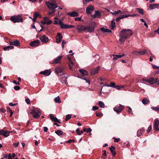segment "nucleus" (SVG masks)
Returning a JSON list of instances; mask_svg holds the SVG:
<instances>
[{"label":"nucleus","mask_w":159,"mask_h":159,"mask_svg":"<svg viewBox=\"0 0 159 159\" xmlns=\"http://www.w3.org/2000/svg\"><path fill=\"white\" fill-rule=\"evenodd\" d=\"M132 34L133 32L130 29H123L121 30L120 33V42L123 43L125 40L129 38Z\"/></svg>","instance_id":"f257e3e1"},{"label":"nucleus","mask_w":159,"mask_h":159,"mask_svg":"<svg viewBox=\"0 0 159 159\" xmlns=\"http://www.w3.org/2000/svg\"><path fill=\"white\" fill-rule=\"evenodd\" d=\"M45 3L48 8L51 10H55V9L58 7L56 2L53 0L46 2Z\"/></svg>","instance_id":"f03ea898"},{"label":"nucleus","mask_w":159,"mask_h":159,"mask_svg":"<svg viewBox=\"0 0 159 159\" xmlns=\"http://www.w3.org/2000/svg\"><path fill=\"white\" fill-rule=\"evenodd\" d=\"M10 20L14 23L16 22L19 23L20 22H23V19L21 17L20 15L11 16V17Z\"/></svg>","instance_id":"7ed1b4c3"},{"label":"nucleus","mask_w":159,"mask_h":159,"mask_svg":"<svg viewBox=\"0 0 159 159\" xmlns=\"http://www.w3.org/2000/svg\"><path fill=\"white\" fill-rule=\"evenodd\" d=\"M123 109V106L120 104L119 106H116L114 108V110L117 114H119Z\"/></svg>","instance_id":"20e7f679"},{"label":"nucleus","mask_w":159,"mask_h":159,"mask_svg":"<svg viewBox=\"0 0 159 159\" xmlns=\"http://www.w3.org/2000/svg\"><path fill=\"white\" fill-rule=\"evenodd\" d=\"M100 66H98L94 69H92L90 70V74L91 75H94L97 74L99 71Z\"/></svg>","instance_id":"39448f33"},{"label":"nucleus","mask_w":159,"mask_h":159,"mask_svg":"<svg viewBox=\"0 0 159 159\" xmlns=\"http://www.w3.org/2000/svg\"><path fill=\"white\" fill-rule=\"evenodd\" d=\"M157 82L158 78H155L153 77H152L150 79H148V83L150 85L156 84Z\"/></svg>","instance_id":"423d86ee"},{"label":"nucleus","mask_w":159,"mask_h":159,"mask_svg":"<svg viewBox=\"0 0 159 159\" xmlns=\"http://www.w3.org/2000/svg\"><path fill=\"white\" fill-rule=\"evenodd\" d=\"M159 124V121L157 119H155L154 121V129L156 131H159L158 128V125Z\"/></svg>","instance_id":"0eeeda50"},{"label":"nucleus","mask_w":159,"mask_h":159,"mask_svg":"<svg viewBox=\"0 0 159 159\" xmlns=\"http://www.w3.org/2000/svg\"><path fill=\"white\" fill-rule=\"evenodd\" d=\"M94 10V7L93 6L90 5L87 7L86 9V13L87 14H90Z\"/></svg>","instance_id":"6e6552de"},{"label":"nucleus","mask_w":159,"mask_h":159,"mask_svg":"<svg viewBox=\"0 0 159 159\" xmlns=\"http://www.w3.org/2000/svg\"><path fill=\"white\" fill-rule=\"evenodd\" d=\"M12 132V131H6L3 129H2L0 131V135H3L5 137H8L9 135V133Z\"/></svg>","instance_id":"1a4fd4ad"},{"label":"nucleus","mask_w":159,"mask_h":159,"mask_svg":"<svg viewBox=\"0 0 159 159\" xmlns=\"http://www.w3.org/2000/svg\"><path fill=\"white\" fill-rule=\"evenodd\" d=\"M41 41L44 43H47L48 40V38L45 35H43L40 38Z\"/></svg>","instance_id":"9d476101"},{"label":"nucleus","mask_w":159,"mask_h":159,"mask_svg":"<svg viewBox=\"0 0 159 159\" xmlns=\"http://www.w3.org/2000/svg\"><path fill=\"white\" fill-rule=\"evenodd\" d=\"M60 27L62 29H69L74 27V25L65 24L63 23L61 25Z\"/></svg>","instance_id":"9b49d317"},{"label":"nucleus","mask_w":159,"mask_h":159,"mask_svg":"<svg viewBox=\"0 0 159 159\" xmlns=\"http://www.w3.org/2000/svg\"><path fill=\"white\" fill-rule=\"evenodd\" d=\"M85 27L83 25H77L76 27V28L79 32H81L82 31L85 30Z\"/></svg>","instance_id":"f8f14e48"},{"label":"nucleus","mask_w":159,"mask_h":159,"mask_svg":"<svg viewBox=\"0 0 159 159\" xmlns=\"http://www.w3.org/2000/svg\"><path fill=\"white\" fill-rule=\"evenodd\" d=\"M39 40H34L33 41L31 42L30 43V45L32 47L36 46L39 44Z\"/></svg>","instance_id":"ddd939ff"},{"label":"nucleus","mask_w":159,"mask_h":159,"mask_svg":"<svg viewBox=\"0 0 159 159\" xmlns=\"http://www.w3.org/2000/svg\"><path fill=\"white\" fill-rule=\"evenodd\" d=\"M62 56L58 57L57 59L54 60L52 62V64H55L60 62V61L61 60L62 58Z\"/></svg>","instance_id":"4468645a"},{"label":"nucleus","mask_w":159,"mask_h":159,"mask_svg":"<svg viewBox=\"0 0 159 159\" xmlns=\"http://www.w3.org/2000/svg\"><path fill=\"white\" fill-rule=\"evenodd\" d=\"M51 73L50 70H45L43 71H41L40 72V74H43L45 76H48Z\"/></svg>","instance_id":"2eb2a0df"},{"label":"nucleus","mask_w":159,"mask_h":159,"mask_svg":"<svg viewBox=\"0 0 159 159\" xmlns=\"http://www.w3.org/2000/svg\"><path fill=\"white\" fill-rule=\"evenodd\" d=\"M85 30H88V32L91 33L94 31V27L92 26H87L85 27Z\"/></svg>","instance_id":"dca6fc26"},{"label":"nucleus","mask_w":159,"mask_h":159,"mask_svg":"<svg viewBox=\"0 0 159 159\" xmlns=\"http://www.w3.org/2000/svg\"><path fill=\"white\" fill-rule=\"evenodd\" d=\"M57 36L59 38H56V41L57 43H59L61 41V39L62 38V36L61 33H57Z\"/></svg>","instance_id":"f3484780"},{"label":"nucleus","mask_w":159,"mask_h":159,"mask_svg":"<svg viewBox=\"0 0 159 159\" xmlns=\"http://www.w3.org/2000/svg\"><path fill=\"white\" fill-rule=\"evenodd\" d=\"M10 44L11 45H14L15 46H20V43L18 40H16L14 41L10 42Z\"/></svg>","instance_id":"a211bd4d"},{"label":"nucleus","mask_w":159,"mask_h":159,"mask_svg":"<svg viewBox=\"0 0 159 159\" xmlns=\"http://www.w3.org/2000/svg\"><path fill=\"white\" fill-rule=\"evenodd\" d=\"M51 119L55 122H57L58 123H60V121L56 117H54L51 114L49 115Z\"/></svg>","instance_id":"6ab92c4d"},{"label":"nucleus","mask_w":159,"mask_h":159,"mask_svg":"<svg viewBox=\"0 0 159 159\" xmlns=\"http://www.w3.org/2000/svg\"><path fill=\"white\" fill-rule=\"evenodd\" d=\"M30 113L31 114H33L34 113H40V111L39 109L38 108H34L33 110L30 111Z\"/></svg>","instance_id":"aec40b11"},{"label":"nucleus","mask_w":159,"mask_h":159,"mask_svg":"<svg viewBox=\"0 0 159 159\" xmlns=\"http://www.w3.org/2000/svg\"><path fill=\"white\" fill-rule=\"evenodd\" d=\"M110 149L112 155L114 156H115L116 154V152L114 151L115 149V147L113 146H111L110 148Z\"/></svg>","instance_id":"412c9836"},{"label":"nucleus","mask_w":159,"mask_h":159,"mask_svg":"<svg viewBox=\"0 0 159 159\" xmlns=\"http://www.w3.org/2000/svg\"><path fill=\"white\" fill-rule=\"evenodd\" d=\"M92 16L93 18H95L96 17L99 18L101 16V14L98 11H97L95 12V14L93 15H92Z\"/></svg>","instance_id":"4be33fe9"},{"label":"nucleus","mask_w":159,"mask_h":159,"mask_svg":"<svg viewBox=\"0 0 159 159\" xmlns=\"http://www.w3.org/2000/svg\"><path fill=\"white\" fill-rule=\"evenodd\" d=\"M68 15H69L71 16H76L78 15V13L75 11H73L71 12L67 13V14Z\"/></svg>","instance_id":"5701e85b"},{"label":"nucleus","mask_w":159,"mask_h":159,"mask_svg":"<svg viewBox=\"0 0 159 159\" xmlns=\"http://www.w3.org/2000/svg\"><path fill=\"white\" fill-rule=\"evenodd\" d=\"M79 71L82 74L83 76L88 75L87 71L84 69H80L79 70Z\"/></svg>","instance_id":"b1692460"},{"label":"nucleus","mask_w":159,"mask_h":159,"mask_svg":"<svg viewBox=\"0 0 159 159\" xmlns=\"http://www.w3.org/2000/svg\"><path fill=\"white\" fill-rule=\"evenodd\" d=\"M159 5L158 4H150L149 6V8L151 10H152L156 7H158Z\"/></svg>","instance_id":"393cba45"},{"label":"nucleus","mask_w":159,"mask_h":159,"mask_svg":"<svg viewBox=\"0 0 159 159\" xmlns=\"http://www.w3.org/2000/svg\"><path fill=\"white\" fill-rule=\"evenodd\" d=\"M63 20V19H62V20H61L60 19H58V21L55 20L54 21V24H58L60 25L61 26V25L63 23L62 22Z\"/></svg>","instance_id":"a878e982"},{"label":"nucleus","mask_w":159,"mask_h":159,"mask_svg":"<svg viewBox=\"0 0 159 159\" xmlns=\"http://www.w3.org/2000/svg\"><path fill=\"white\" fill-rule=\"evenodd\" d=\"M149 100L147 98H144L142 100V102L144 105L147 104L149 103Z\"/></svg>","instance_id":"bb28decb"},{"label":"nucleus","mask_w":159,"mask_h":159,"mask_svg":"<svg viewBox=\"0 0 159 159\" xmlns=\"http://www.w3.org/2000/svg\"><path fill=\"white\" fill-rule=\"evenodd\" d=\"M63 70V69L61 67H58L55 69V72L57 73H61Z\"/></svg>","instance_id":"cd10ccee"},{"label":"nucleus","mask_w":159,"mask_h":159,"mask_svg":"<svg viewBox=\"0 0 159 159\" xmlns=\"http://www.w3.org/2000/svg\"><path fill=\"white\" fill-rule=\"evenodd\" d=\"M13 48H14L13 46L11 45L4 48L3 49L4 51H8L12 49Z\"/></svg>","instance_id":"c85d7f7f"},{"label":"nucleus","mask_w":159,"mask_h":159,"mask_svg":"<svg viewBox=\"0 0 159 159\" xmlns=\"http://www.w3.org/2000/svg\"><path fill=\"white\" fill-rule=\"evenodd\" d=\"M147 52V50L146 49H144L142 51H139V55H142L145 54Z\"/></svg>","instance_id":"c756f323"},{"label":"nucleus","mask_w":159,"mask_h":159,"mask_svg":"<svg viewBox=\"0 0 159 159\" xmlns=\"http://www.w3.org/2000/svg\"><path fill=\"white\" fill-rule=\"evenodd\" d=\"M33 115V116L34 118H37L39 117L41 113H34L31 114Z\"/></svg>","instance_id":"7c9ffc66"},{"label":"nucleus","mask_w":159,"mask_h":159,"mask_svg":"<svg viewBox=\"0 0 159 159\" xmlns=\"http://www.w3.org/2000/svg\"><path fill=\"white\" fill-rule=\"evenodd\" d=\"M114 20H113L111 22L110 26L111 27V29L112 30L115 27V23L114 21Z\"/></svg>","instance_id":"2f4dec72"},{"label":"nucleus","mask_w":159,"mask_h":159,"mask_svg":"<svg viewBox=\"0 0 159 159\" xmlns=\"http://www.w3.org/2000/svg\"><path fill=\"white\" fill-rule=\"evenodd\" d=\"M144 130L142 129H139L137 132V135L138 136H139L141 135L142 134V132Z\"/></svg>","instance_id":"473e14b6"},{"label":"nucleus","mask_w":159,"mask_h":159,"mask_svg":"<svg viewBox=\"0 0 159 159\" xmlns=\"http://www.w3.org/2000/svg\"><path fill=\"white\" fill-rule=\"evenodd\" d=\"M52 21L51 20H48V22H45L44 21L43 22H41V23L43 25H45V24L50 25L51 24H52Z\"/></svg>","instance_id":"72a5a7b5"},{"label":"nucleus","mask_w":159,"mask_h":159,"mask_svg":"<svg viewBox=\"0 0 159 159\" xmlns=\"http://www.w3.org/2000/svg\"><path fill=\"white\" fill-rule=\"evenodd\" d=\"M140 14L143 15L144 13L143 10L142 9L139 8H136V9Z\"/></svg>","instance_id":"f704fd0d"},{"label":"nucleus","mask_w":159,"mask_h":159,"mask_svg":"<svg viewBox=\"0 0 159 159\" xmlns=\"http://www.w3.org/2000/svg\"><path fill=\"white\" fill-rule=\"evenodd\" d=\"M54 100L57 103H59L61 102V101L60 100V98L59 96L55 98H54Z\"/></svg>","instance_id":"c9c22d12"},{"label":"nucleus","mask_w":159,"mask_h":159,"mask_svg":"<svg viewBox=\"0 0 159 159\" xmlns=\"http://www.w3.org/2000/svg\"><path fill=\"white\" fill-rule=\"evenodd\" d=\"M115 83H113L112 82H111V84L110 85H103V86H102V87H103L105 86H107V87H114H114H115Z\"/></svg>","instance_id":"e433bc0d"},{"label":"nucleus","mask_w":159,"mask_h":159,"mask_svg":"<svg viewBox=\"0 0 159 159\" xmlns=\"http://www.w3.org/2000/svg\"><path fill=\"white\" fill-rule=\"evenodd\" d=\"M55 133L58 135H61L63 134V132L61 130H57Z\"/></svg>","instance_id":"4c0bfd02"},{"label":"nucleus","mask_w":159,"mask_h":159,"mask_svg":"<svg viewBox=\"0 0 159 159\" xmlns=\"http://www.w3.org/2000/svg\"><path fill=\"white\" fill-rule=\"evenodd\" d=\"M113 14H114V15H117L118 14H122V12L120 10H118L117 11H114L113 12Z\"/></svg>","instance_id":"58836bf2"},{"label":"nucleus","mask_w":159,"mask_h":159,"mask_svg":"<svg viewBox=\"0 0 159 159\" xmlns=\"http://www.w3.org/2000/svg\"><path fill=\"white\" fill-rule=\"evenodd\" d=\"M96 114L98 117L102 116L103 115V114L100 111H97Z\"/></svg>","instance_id":"ea45409f"},{"label":"nucleus","mask_w":159,"mask_h":159,"mask_svg":"<svg viewBox=\"0 0 159 159\" xmlns=\"http://www.w3.org/2000/svg\"><path fill=\"white\" fill-rule=\"evenodd\" d=\"M67 58L69 61H70V63H69V65L70 68L71 67V66L73 65V63L71 61V59L69 57H68Z\"/></svg>","instance_id":"a19ab883"},{"label":"nucleus","mask_w":159,"mask_h":159,"mask_svg":"<svg viewBox=\"0 0 159 159\" xmlns=\"http://www.w3.org/2000/svg\"><path fill=\"white\" fill-rule=\"evenodd\" d=\"M99 105L100 106L102 107V108H104V103L102 102V101H99Z\"/></svg>","instance_id":"79ce46f5"},{"label":"nucleus","mask_w":159,"mask_h":159,"mask_svg":"<svg viewBox=\"0 0 159 159\" xmlns=\"http://www.w3.org/2000/svg\"><path fill=\"white\" fill-rule=\"evenodd\" d=\"M138 52H139V51H133L132 52V53L133 54V55H134L137 56L139 55V54Z\"/></svg>","instance_id":"37998d69"},{"label":"nucleus","mask_w":159,"mask_h":159,"mask_svg":"<svg viewBox=\"0 0 159 159\" xmlns=\"http://www.w3.org/2000/svg\"><path fill=\"white\" fill-rule=\"evenodd\" d=\"M71 118V116L70 114L67 115L66 116L65 120L67 121Z\"/></svg>","instance_id":"c03bdc74"},{"label":"nucleus","mask_w":159,"mask_h":159,"mask_svg":"<svg viewBox=\"0 0 159 159\" xmlns=\"http://www.w3.org/2000/svg\"><path fill=\"white\" fill-rule=\"evenodd\" d=\"M127 108L128 109V112L129 113L132 114L133 113L132 112L131 108L129 107H128Z\"/></svg>","instance_id":"a18cd8bd"},{"label":"nucleus","mask_w":159,"mask_h":159,"mask_svg":"<svg viewBox=\"0 0 159 159\" xmlns=\"http://www.w3.org/2000/svg\"><path fill=\"white\" fill-rule=\"evenodd\" d=\"M66 43V42L64 40H63L62 42L61 46L63 49L64 48V45Z\"/></svg>","instance_id":"49530a36"},{"label":"nucleus","mask_w":159,"mask_h":159,"mask_svg":"<svg viewBox=\"0 0 159 159\" xmlns=\"http://www.w3.org/2000/svg\"><path fill=\"white\" fill-rule=\"evenodd\" d=\"M151 108L154 111H158L159 112V108L157 107H152Z\"/></svg>","instance_id":"de8ad7c7"},{"label":"nucleus","mask_w":159,"mask_h":159,"mask_svg":"<svg viewBox=\"0 0 159 159\" xmlns=\"http://www.w3.org/2000/svg\"><path fill=\"white\" fill-rule=\"evenodd\" d=\"M115 56L116 57H117L118 58H118H121L124 56H125V54H123L122 55H115Z\"/></svg>","instance_id":"09e8293b"},{"label":"nucleus","mask_w":159,"mask_h":159,"mask_svg":"<svg viewBox=\"0 0 159 159\" xmlns=\"http://www.w3.org/2000/svg\"><path fill=\"white\" fill-rule=\"evenodd\" d=\"M129 15H123L121 16V18L122 19H123L124 18H126L127 17H129Z\"/></svg>","instance_id":"8fccbe9b"},{"label":"nucleus","mask_w":159,"mask_h":159,"mask_svg":"<svg viewBox=\"0 0 159 159\" xmlns=\"http://www.w3.org/2000/svg\"><path fill=\"white\" fill-rule=\"evenodd\" d=\"M100 30L103 32V33H106V31L107 30V29H105L104 28H101L100 29Z\"/></svg>","instance_id":"3c124183"},{"label":"nucleus","mask_w":159,"mask_h":159,"mask_svg":"<svg viewBox=\"0 0 159 159\" xmlns=\"http://www.w3.org/2000/svg\"><path fill=\"white\" fill-rule=\"evenodd\" d=\"M94 57H95V59L99 60L100 58V57L99 56V55L98 54H96L95 55V56H93Z\"/></svg>","instance_id":"603ef678"},{"label":"nucleus","mask_w":159,"mask_h":159,"mask_svg":"<svg viewBox=\"0 0 159 159\" xmlns=\"http://www.w3.org/2000/svg\"><path fill=\"white\" fill-rule=\"evenodd\" d=\"M39 13L37 12H35L34 14L33 17L36 18L39 16Z\"/></svg>","instance_id":"864d4df0"},{"label":"nucleus","mask_w":159,"mask_h":159,"mask_svg":"<svg viewBox=\"0 0 159 159\" xmlns=\"http://www.w3.org/2000/svg\"><path fill=\"white\" fill-rule=\"evenodd\" d=\"M17 104V103H15L14 104H13L12 102H10L9 103V105L10 106H16Z\"/></svg>","instance_id":"5fc2aeb1"},{"label":"nucleus","mask_w":159,"mask_h":159,"mask_svg":"<svg viewBox=\"0 0 159 159\" xmlns=\"http://www.w3.org/2000/svg\"><path fill=\"white\" fill-rule=\"evenodd\" d=\"M14 89L16 90H19L20 88L19 86H16L14 87Z\"/></svg>","instance_id":"6e6d98bb"},{"label":"nucleus","mask_w":159,"mask_h":159,"mask_svg":"<svg viewBox=\"0 0 159 159\" xmlns=\"http://www.w3.org/2000/svg\"><path fill=\"white\" fill-rule=\"evenodd\" d=\"M27 104H30V101L29 99V98H26L25 100Z\"/></svg>","instance_id":"4d7b16f0"},{"label":"nucleus","mask_w":159,"mask_h":159,"mask_svg":"<svg viewBox=\"0 0 159 159\" xmlns=\"http://www.w3.org/2000/svg\"><path fill=\"white\" fill-rule=\"evenodd\" d=\"M152 129V125H150L148 127V129H147V132L148 133Z\"/></svg>","instance_id":"13d9d810"},{"label":"nucleus","mask_w":159,"mask_h":159,"mask_svg":"<svg viewBox=\"0 0 159 159\" xmlns=\"http://www.w3.org/2000/svg\"><path fill=\"white\" fill-rule=\"evenodd\" d=\"M76 133L78 134L79 135H81V133H80V129L79 128H77V129H76Z\"/></svg>","instance_id":"bf43d9fd"},{"label":"nucleus","mask_w":159,"mask_h":159,"mask_svg":"<svg viewBox=\"0 0 159 159\" xmlns=\"http://www.w3.org/2000/svg\"><path fill=\"white\" fill-rule=\"evenodd\" d=\"M75 142L74 139H72V140L70 139V140H68V141H67L66 142L68 143H71L72 142Z\"/></svg>","instance_id":"052dcab7"},{"label":"nucleus","mask_w":159,"mask_h":159,"mask_svg":"<svg viewBox=\"0 0 159 159\" xmlns=\"http://www.w3.org/2000/svg\"><path fill=\"white\" fill-rule=\"evenodd\" d=\"M19 144V142H18L17 143H13V145L14 147H17L18 146V145Z\"/></svg>","instance_id":"680f3d73"},{"label":"nucleus","mask_w":159,"mask_h":159,"mask_svg":"<svg viewBox=\"0 0 159 159\" xmlns=\"http://www.w3.org/2000/svg\"><path fill=\"white\" fill-rule=\"evenodd\" d=\"M93 111H95V110H98V107L96 106H93Z\"/></svg>","instance_id":"e2e57ef3"},{"label":"nucleus","mask_w":159,"mask_h":159,"mask_svg":"<svg viewBox=\"0 0 159 159\" xmlns=\"http://www.w3.org/2000/svg\"><path fill=\"white\" fill-rule=\"evenodd\" d=\"M115 56L116 55L114 54L113 55V56L114 57L113 58V60L114 61H116L118 59L117 57Z\"/></svg>","instance_id":"0e129e2a"},{"label":"nucleus","mask_w":159,"mask_h":159,"mask_svg":"<svg viewBox=\"0 0 159 159\" xmlns=\"http://www.w3.org/2000/svg\"><path fill=\"white\" fill-rule=\"evenodd\" d=\"M52 11L51 12H48V14L50 15H51L53 13H54L56 11V10H52Z\"/></svg>","instance_id":"69168bd1"},{"label":"nucleus","mask_w":159,"mask_h":159,"mask_svg":"<svg viewBox=\"0 0 159 159\" xmlns=\"http://www.w3.org/2000/svg\"><path fill=\"white\" fill-rule=\"evenodd\" d=\"M75 20H76V21H77V20L80 21L81 20V17H76L75 18Z\"/></svg>","instance_id":"338daca9"},{"label":"nucleus","mask_w":159,"mask_h":159,"mask_svg":"<svg viewBox=\"0 0 159 159\" xmlns=\"http://www.w3.org/2000/svg\"><path fill=\"white\" fill-rule=\"evenodd\" d=\"M152 67L154 69H159V66H157L155 65H152Z\"/></svg>","instance_id":"774afa93"}]
</instances>
